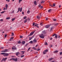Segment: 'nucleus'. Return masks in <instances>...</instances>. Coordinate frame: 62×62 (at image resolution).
<instances>
[{
  "instance_id": "nucleus-1",
  "label": "nucleus",
  "mask_w": 62,
  "mask_h": 62,
  "mask_svg": "<svg viewBox=\"0 0 62 62\" xmlns=\"http://www.w3.org/2000/svg\"><path fill=\"white\" fill-rule=\"evenodd\" d=\"M39 37L41 39H44V35L43 34L40 35Z\"/></svg>"
},
{
  "instance_id": "nucleus-2",
  "label": "nucleus",
  "mask_w": 62,
  "mask_h": 62,
  "mask_svg": "<svg viewBox=\"0 0 62 62\" xmlns=\"http://www.w3.org/2000/svg\"><path fill=\"white\" fill-rule=\"evenodd\" d=\"M19 11H20V12H21L22 11V7H21L20 9V8H18V11L17 12L18 13L19 12Z\"/></svg>"
},
{
  "instance_id": "nucleus-3",
  "label": "nucleus",
  "mask_w": 62,
  "mask_h": 62,
  "mask_svg": "<svg viewBox=\"0 0 62 62\" xmlns=\"http://www.w3.org/2000/svg\"><path fill=\"white\" fill-rule=\"evenodd\" d=\"M35 32V31H33L31 32L30 34L28 36V37L30 36H32L34 34V33Z\"/></svg>"
},
{
  "instance_id": "nucleus-4",
  "label": "nucleus",
  "mask_w": 62,
  "mask_h": 62,
  "mask_svg": "<svg viewBox=\"0 0 62 62\" xmlns=\"http://www.w3.org/2000/svg\"><path fill=\"white\" fill-rule=\"evenodd\" d=\"M8 55H9V54H8L5 53L4 55V56H8Z\"/></svg>"
},
{
  "instance_id": "nucleus-5",
  "label": "nucleus",
  "mask_w": 62,
  "mask_h": 62,
  "mask_svg": "<svg viewBox=\"0 0 62 62\" xmlns=\"http://www.w3.org/2000/svg\"><path fill=\"white\" fill-rule=\"evenodd\" d=\"M33 42L34 43H36L37 42V40H36V39L35 38L33 40Z\"/></svg>"
},
{
  "instance_id": "nucleus-6",
  "label": "nucleus",
  "mask_w": 62,
  "mask_h": 62,
  "mask_svg": "<svg viewBox=\"0 0 62 62\" xmlns=\"http://www.w3.org/2000/svg\"><path fill=\"white\" fill-rule=\"evenodd\" d=\"M50 25H46V26L45 27L46 28H48L50 27Z\"/></svg>"
},
{
  "instance_id": "nucleus-7",
  "label": "nucleus",
  "mask_w": 62,
  "mask_h": 62,
  "mask_svg": "<svg viewBox=\"0 0 62 62\" xmlns=\"http://www.w3.org/2000/svg\"><path fill=\"white\" fill-rule=\"evenodd\" d=\"M8 5L7 4H6L5 5V8H6V10H7V8H8Z\"/></svg>"
},
{
  "instance_id": "nucleus-8",
  "label": "nucleus",
  "mask_w": 62,
  "mask_h": 62,
  "mask_svg": "<svg viewBox=\"0 0 62 62\" xmlns=\"http://www.w3.org/2000/svg\"><path fill=\"white\" fill-rule=\"evenodd\" d=\"M13 60L15 61H17L18 60V59H17V58H16V59L14 58H13Z\"/></svg>"
},
{
  "instance_id": "nucleus-9",
  "label": "nucleus",
  "mask_w": 62,
  "mask_h": 62,
  "mask_svg": "<svg viewBox=\"0 0 62 62\" xmlns=\"http://www.w3.org/2000/svg\"><path fill=\"white\" fill-rule=\"evenodd\" d=\"M20 54L19 52H16V54L17 56H18V55H19V54Z\"/></svg>"
},
{
  "instance_id": "nucleus-10",
  "label": "nucleus",
  "mask_w": 62,
  "mask_h": 62,
  "mask_svg": "<svg viewBox=\"0 0 62 62\" xmlns=\"http://www.w3.org/2000/svg\"><path fill=\"white\" fill-rule=\"evenodd\" d=\"M53 58H51L49 59L48 60L49 61H52V60H53Z\"/></svg>"
},
{
  "instance_id": "nucleus-11",
  "label": "nucleus",
  "mask_w": 62,
  "mask_h": 62,
  "mask_svg": "<svg viewBox=\"0 0 62 62\" xmlns=\"http://www.w3.org/2000/svg\"><path fill=\"white\" fill-rule=\"evenodd\" d=\"M29 40H31V39H32L33 38V37H29Z\"/></svg>"
},
{
  "instance_id": "nucleus-12",
  "label": "nucleus",
  "mask_w": 62,
  "mask_h": 62,
  "mask_svg": "<svg viewBox=\"0 0 62 62\" xmlns=\"http://www.w3.org/2000/svg\"><path fill=\"white\" fill-rule=\"evenodd\" d=\"M46 32H45V31H42V34H46Z\"/></svg>"
},
{
  "instance_id": "nucleus-13",
  "label": "nucleus",
  "mask_w": 62,
  "mask_h": 62,
  "mask_svg": "<svg viewBox=\"0 0 62 62\" xmlns=\"http://www.w3.org/2000/svg\"><path fill=\"white\" fill-rule=\"evenodd\" d=\"M25 43V42L24 41H22V43L23 44H24Z\"/></svg>"
},
{
  "instance_id": "nucleus-14",
  "label": "nucleus",
  "mask_w": 62,
  "mask_h": 62,
  "mask_svg": "<svg viewBox=\"0 0 62 62\" xmlns=\"http://www.w3.org/2000/svg\"><path fill=\"white\" fill-rule=\"evenodd\" d=\"M27 21V19H26L24 21V23H26Z\"/></svg>"
},
{
  "instance_id": "nucleus-15",
  "label": "nucleus",
  "mask_w": 62,
  "mask_h": 62,
  "mask_svg": "<svg viewBox=\"0 0 62 62\" xmlns=\"http://www.w3.org/2000/svg\"><path fill=\"white\" fill-rule=\"evenodd\" d=\"M16 49V47L15 46H13L12 47V49H13V50H15Z\"/></svg>"
},
{
  "instance_id": "nucleus-16",
  "label": "nucleus",
  "mask_w": 62,
  "mask_h": 62,
  "mask_svg": "<svg viewBox=\"0 0 62 62\" xmlns=\"http://www.w3.org/2000/svg\"><path fill=\"white\" fill-rule=\"evenodd\" d=\"M7 57L5 58L4 59L3 58V60L4 61H6V59H7Z\"/></svg>"
},
{
  "instance_id": "nucleus-17",
  "label": "nucleus",
  "mask_w": 62,
  "mask_h": 62,
  "mask_svg": "<svg viewBox=\"0 0 62 62\" xmlns=\"http://www.w3.org/2000/svg\"><path fill=\"white\" fill-rule=\"evenodd\" d=\"M34 4L35 5H37V2L36 1H35L34 2Z\"/></svg>"
},
{
  "instance_id": "nucleus-18",
  "label": "nucleus",
  "mask_w": 62,
  "mask_h": 62,
  "mask_svg": "<svg viewBox=\"0 0 62 62\" xmlns=\"http://www.w3.org/2000/svg\"><path fill=\"white\" fill-rule=\"evenodd\" d=\"M53 27H52L50 28V30L51 31H52V30L53 29Z\"/></svg>"
},
{
  "instance_id": "nucleus-19",
  "label": "nucleus",
  "mask_w": 62,
  "mask_h": 62,
  "mask_svg": "<svg viewBox=\"0 0 62 62\" xmlns=\"http://www.w3.org/2000/svg\"><path fill=\"white\" fill-rule=\"evenodd\" d=\"M37 18L38 19H39L40 18V17L39 16H37Z\"/></svg>"
},
{
  "instance_id": "nucleus-20",
  "label": "nucleus",
  "mask_w": 62,
  "mask_h": 62,
  "mask_svg": "<svg viewBox=\"0 0 62 62\" xmlns=\"http://www.w3.org/2000/svg\"><path fill=\"white\" fill-rule=\"evenodd\" d=\"M5 53H0V54H2V55H3L4 56V55H5Z\"/></svg>"
},
{
  "instance_id": "nucleus-21",
  "label": "nucleus",
  "mask_w": 62,
  "mask_h": 62,
  "mask_svg": "<svg viewBox=\"0 0 62 62\" xmlns=\"http://www.w3.org/2000/svg\"><path fill=\"white\" fill-rule=\"evenodd\" d=\"M52 11V9H49L48 11L49 12H50L51 11Z\"/></svg>"
},
{
  "instance_id": "nucleus-22",
  "label": "nucleus",
  "mask_w": 62,
  "mask_h": 62,
  "mask_svg": "<svg viewBox=\"0 0 62 62\" xmlns=\"http://www.w3.org/2000/svg\"><path fill=\"white\" fill-rule=\"evenodd\" d=\"M15 20V18H12V21H13Z\"/></svg>"
},
{
  "instance_id": "nucleus-23",
  "label": "nucleus",
  "mask_w": 62,
  "mask_h": 62,
  "mask_svg": "<svg viewBox=\"0 0 62 62\" xmlns=\"http://www.w3.org/2000/svg\"><path fill=\"white\" fill-rule=\"evenodd\" d=\"M45 2V1H44L43 0H42V1L41 2V4H42V3H44Z\"/></svg>"
},
{
  "instance_id": "nucleus-24",
  "label": "nucleus",
  "mask_w": 62,
  "mask_h": 62,
  "mask_svg": "<svg viewBox=\"0 0 62 62\" xmlns=\"http://www.w3.org/2000/svg\"><path fill=\"white\" fill-rule=\"evenodd\" d=\"M45 45H48V43H47V42H46L45 43Z\"/></svg>"
},
{
  "instance_id": "nucleus-25",
  "label": "nucleus",
  "mask_w": 62,
  "mask_h": 62,
  "mask_svg": "<svg viewBox=\"0 0 62 62\" xmlns=\"http://www.w3.org/2000/svg\"><path fill=\"white\" fill-rule=\"evenodd\" d=\"M21 53H22V54H24V52L22 51H21Z\"/></svg>"
},
{
  "instance_id": "nucleus-26",
  "label": "nucleus",
  "mask_w": 62,
  "mask_h": 62,
  "mask_svg": "<svg viewBox=\"0 0 62 62\" xmlns=\"http://www.w3.org/2000/svg\"><path fill=\"white\" fill-rule=\"evenodd\" d=\"M57 35L56 34V35L55 36V37L56 39H57Z\"/></svg>"
},
{
  "instance_id": "nucleus-27",
  "label": "nucleus",
  "mask_w": 62,
  "mask_h": 62,
  "mask_svg": "<svg viewBox=\"0 0 62 62\" xmlns=\"http://www.w3.org/2000/svg\"><path fill=\"white\" fill-rule=\"evenodd\" d=\"M26 18H27V17H26V16H25L23 17V19H25Z\"/></svg>"
},
{
  "instance_id": "nucleus-28",
  "label": "nucleus",
  "mask_w": 62,
  "mask_h": 62,
  "mask_svg": "<svg viewBox=\"0 0 62 62\" xmlns=\"http://www.w3.org/2000/svg\"><path fill=\"white\" fill-rule=\"evenodd\" d=\"M44 51H45L46 53V52H48V50L47 49H46V50Z\"/></svg>"
},
{
  "instance_id": "nucleus-29",
  "label": "nucleus",
  "mask_w": 62,
  "mask_h": 62,
  "mask_svg": "<svg viewBox=\"0 0 62 62\" xmlns=\"http://www.w3.org/2000/svg\"><path fill=\"white\" fill-rule=\"evenodd\" d=\"M5 53H6V52H8V50L5 49Z\"/></svg>"
},
{
  "instance_id": "nucleus-30",
  "label": "nucleus",
  "mask_w": 62,
  "mask_h": 62,
  "mask_svg": "<svg viewBox=\"0 0 62 62\" xmlns=\"http://www.w3.org/2000/svg\"><path fill=\"white\" fill-rule=\"evenodd\" d=\"M57 52H58V51L57 50H56L54 52V53H57Z\"/></svg>"
},
{
  "instance_id": "nucleus-31",
  "label": "nucleus",
  "mask_w": 62,
  "mask_h": 62,
  "mask_svg": "<svg viewBox=\"0 0 62 62\" xmlns=\"http://www.w3.org/2000/svg\"><path fill=\"white\" fill-rule=\"evenodd\" d=\"M32 48L35 50H36V48L35 47H33Z\"/></svg>"
},
{
  "instance_id": "nucleus-32",
  "label": "nucleus",
  "mask_w": 62,
  "mask_h": 62,
  "mask_svg": "<svg viewBox=\"0 0 62 62\" xmlns=\"http://www.w3.org/2000/svg\"><path fill=\"white\" fill-rule=\"evenodd\" d=\"M22 0H19V3H20V2H21V1H22Z\"/></svg>"
},
{
  "instance_id": "nucleus-33",
  "label": "nucleus",
  "mask_w": 62,
  "mask_h": 62,
  "mask_svg": "<svg viewBox=\"0 0 62 62\" xmlns=\"http://www.w3.org/2000/svg\"><path fill=\"white\" fill-rule=\"evenodd\" d=\"M43 23V22L42 23ZM42 23H40V25H41L42 26L43 25V24H42Z\"/></svg>"
},
{
  "instance_id": "nucleus-34",
  "label": "nucleus",
  "mask_w": 62,
  "mask_h": 62,
  "mask_svg": "<svg viewBox=\"0 0 62 62\" xmlns=\"http://www.w3.org/2000/svg\"><path fill=\"white\" fill-rule=\"evenodd\" d=\"M7 35L6 34H5V35H4V37L5 38H6V37H7Z\"/></svg>"
},
{
  "instance_id": "nucleus-35",
  "label": "nucleus",
  "mask_w": 62,
  "mask_h": 62,
  "mask_svg": "<svg viewBox=\"0 0 62 62\" xmlns=\"http://www.w3.org/2000/svg\"><path fill=\"white\" fill-rule=\"evenodd\" d=\"M46 52H45V51L44 52H43V54H46Z\"/></svg>"
},
{
  "instance_id": "nucleus-36",
  "label": "nucleus",
  "mask_w": 62,
  "mask_h": 62,
  "mask_svg": "<svg viewBox=\"0 0 62 62\" xmlns=\"http://www.w3.org/2000/svg\"><path fill=\"white\" fill-rule=\"evenodd\" d=\"M58 23H57L54 24V25H55L56 26V25H58Z\"/></svg>"
},
{
  "instance_id": "nucleus-37",
  "label": "nucleus",
  "mask_w": 62,
  "mask_h": 62,
  "mask_svg": "<svg viewBox=\"0 0 62 62\" xmlns=\"http://www.w3.org/2000/svg\"><path fill=\"white\" fill-rule=\"evenodd\" d=\"M29 43H31L32 44L33 43V41H31L29 42Z\"/></svg>"
},
{
  "instance_id": "nucleus-38",
  "label": "nucleus",
  "mask_w": 62,
  "mask_h": 62,
  "mask_svg": "<svg viewBox=\"0 0 62 62\" xmlns=\"http://www.w3.org/2000/svg\"><path fill=\"white\" fill-rule=\"evenodd\" d=\"M20 38L22 39V38H23V36H20Z\"/></svg>"
},
{
  "instance_id": "nucleus-39",
  "label": "nucleus",
  "mask_w": 62,
  "mask_h": 62,
  "mask_svg": "<svg viewBox=\"0 0 62 62\" xmlns=\"http://www.w3.org/2000/svg\"><path fill=\"white\" fill-rule=\"evenodd\" d=\"M29 12H30V11L29 10L27 12V13H29Z\"/></svg>"
},
{
  "instance_id": "nucleus-40",
  "label": "nucleus",
  "mask_w": 62,
  "mask_h": 62,
  "mask_svg": "<svg viewBox=\"0 0 62 62\" xmlns=\"http://www.w3.org/2000/svg\"><path fill=\"white\" fill-rule=\"evenodd\" d=\"M5 12V11L4 12V11H2V12H1L0 13H4Z\"/></svg>"
},
{
  "instance_id": "nucleus-41",
  "label": "nucleus",
  "mask_w": 62,
  "mask_h": 62,
  "mask_svg": "<svg viewBox=\"0 0 62 62\" xmlns=\"http://www.w3.org/2000/svg\"><path fill=\"white\" fill-rule=\"evenodd\" d=\"M35 23H33L32 24L33 26H34L35 25Z\"/></svg>"
},
{
  "instance_id": "nucleus-42",
  "label": "nucleus",
  "mask_w": 62,
  "mask_h": 62,
  "mask_svg": "<svg viewBox=\"0 0 62 62\" xmlns=\"http://www.w3.org/2000/svg\"><path fill=\"white\" fill-rule=\"evenodd\" d=\"M54 21H56V19H54L53 20Z\"/></svg>"
},
{
  "instance_id": "nucleus-43",
  "label": "nucleus",
  "mask_w": 62,
  "mask_h": 62,
  "mask_svg": "<svg viewBox=\"0 0 62 62\" xmlns=\"http://www.w3.org/2000/svg\"><path fill=\"white\" fill-rule=\"evenodd\" d=\"M56 35V34H54L52 35V37H54V36H55Z\"/></svg>"
},
{
  "instance_id": "nucleus-44",
  "label": "nucleus",
  "mask_w": 62,
  "mask_h": 62,
  "mask_svg": "<svg viewBox=\"0 0 62 62\" xmlns=\"http://www.w3.org/2000/svg\"><path fill=\"white\" fill-rule=\"evenodd\" d=\"M3 21V20L2 19H0V22H2Z\"/></svg>"
},
{
  "instance_id": "nucleus-45",
  "label": "nucleus",
  "mask_w": 62,
  "mask_h": 62,
  "mask_svg": "<svg viewBox=\"0 0 62 62\" xmlns=\"http://www.w3.org/2000/svg\"><path fill=\"white\" fill-rule=\"evenodd\" d=\"M30 49H31V48L30 47H29V48L27 50V51L28 52V51H29V50Z\"/></svg>"
},
{
  "instance_id": "nucleus-46",
  "label": "nucleus",
  "mask_w": 62,
  "mask_h": 62,
  "mask_svg": "<svg viewBox=\"0 0 62 62\" xmlns=\"http://www.w3.org/2000/svg\"><path fill=\"white\" fill-rule=\"evenodd\" d=\"M46 21H47V20H48V17L46 18Z\"/></svg>"
},
{
  "instance_id": "nucleus-47",
  "label": "nucleus",
  "mask_w": 62,
  "mask_h": 62,
  "mask_svg": "<svg viewBox=\"0 0 62 62\" xmlns=\"http://www.w3.org/2000/svg\"><path fill=\"white\" fill-rule=\"evenodd\" d=\"M14 35V33L12 32V36H13Z\"/></svg>"
},
{
  "instance_id": "nucleus-48",
  "label": "nucleus",
  "mask_w": 62,
  "mask_h": 62,
  "mask_svg": "<svg viewBox=\"0 0 62 62\" xmlns=\"http://www.w3.org/2000/svg\"><path fill=\"white\" fill-rule=\"evenodd\" d=\"M21 43V42L20 41H19L18 42V43Z\"/></svg>"
},
{
  "instance_id": "nucleus-49",
  "label": "nucleus",
  "mask_w": 62,
  "mask_h": 62,
  "mask_svg": "<svg viewBox=\"0 0 62 62\" xmlns=\"http://www.w3.org/2000/svg\"><path fill=\"white\" fill-rule=\"evenodd\" d=\"M24 55H23L21 56V57H24Z\"/></svg>"
},
{
  "instance_id": "nucleus-50",
  "label": "nucleus",
  "mask_w": 62,
  "mask_h": 62,
  "mask_svg": "<svg viewBox=\"0 0 62 62\" xmlns=\"http://www.w3.org/2000/svg\"><path fill=\"white\" fill-rule=\"evenodd\" d=\"M43 8V6H41L40 7V9H42V8Z\"/></svg>"
},
{
  "instance_id": "nucleus-51",
  "label": "nucleus",
  "mask_w": 62,
  "mask_h": 62,
  "mask_svg": "<svg viewBox=\"0 0 62 62\" xmlns=\"http://www.w3.org/2000/svg\"><path fill=\"white\" fill-rule=\"evenodd\" d=\"M57 37L58 38H60V36L59 35H58L57 36Z\"/></svg>"
},
{
  "instance_id": "nucleus-52",
  "label": "nucleus",
  "mask_w": 62,
  "mask_h": 62,
  "mask_svg": "<svg viewBox=\"0 0 62 62\" xmlns=\"http://www.w3.org/2000/svg\"><path fill=\"white\" fill-rule=\"evenodd\" d=\"M13 39V37H11L10 38L11 39Z\"/></svg>"
},
{
  "instance_id": "nucleus-53",
  "label": "nucleus",
  "mask_w": 62,
  "mask_h": 62,
  "mask_svg": "<svg viewBox=\"0 0 62 62\" xmlns=\"http://www.w3.org/2000/svg\"><path fill=\"white\" fill-rule=\"evenodd\" d=\"M13 60V58H12L11 59H10V60Z\"/></svg>"
},
{
  "instance_id": "nucleus-54",
  "label": "nucleus",
  "mask_w": 62,
  "mask_h": 62,
  "mask_svg": "<svg viewBox=\"0 0 62 62\" xmlns=\"http://www.w3.org/2000/svg\"><path fill=\"white\" fill-rule=\"evenodd\" d=\"M9 17H7L6 18V20H8V19H9Z\"/></svg>"
},
{
  "instance_id": "nucleus-55",
  "label": "nucleus",
  "mask_w": 62,
  "mask_h": 62,
  "mask_svg": "<svg viewBox=\"0 0 62 62\" xmlns=\"http://www.w3.org/2000/svg\"><path fill=\"white\" fill-rule=\"evenodd\" d=\"M62 54V52H60V55H61V54Z\"/></svg>"
},
{
  "instance_id": "nucleus-56",
  "label": "nucleus",
  "mask_w": 62,
  "mask_h": 62,
  "mask_svg": "<svg viewBox=\"0 0 62 62\" xmlns=\"http://www.w3.org/2000/svg\"><path fill=\"white\" fill-rule=\"evenodd\" d=\"M55 5L54 4H53V7H55Z\"/></svg>"
},
{
  "instance_id": "nucleus-57",
  "label": "nucleus",
  "mask_w": 62,
  "mask_h": 62,
  "mask_svg": "<svg viewBox=\"0 0 62 62\" xmlns=\"http://www.w3.org/2000/svg\"><path fill=\"white\" fill-rule=\"evenodd\" d=\"M38 6H39V8H40V7H41V5H39Z\"/></svg>"
},
{
  "instance_id": "nucleus-58",
  "label": "nucleus",
  "mask_w": 62,
  "mask_h": 62,
  "mask_svg": "<svg viewBox=\"0 0 62 62\" xmlns=\"http://www.w3.org/2000/svg\"><path fill=\"white\" fill-rule=\"evenodd\" d=\"M1 52H5V50H3V51H1Z\"/></svg>"
},
{
  "instance_id": "nucleus-59",
  "label": "nucleus",
  "mask_w": 62,
  "mask_h": 62,
  "mask_svg": "<svg viewBox=\"0 0 62 62\" xmlns=\"http://www.w3.org/2000/svg\"><path fill=\"white\" fill-rule=\"evenodd\" d=\"M6 1H7V2H9V0H6Z\"/></svg>"
},
{
  "instance_id": "nucleus-60",
  "label": "nucleus",
  "mask_w": 62,
  "mask_h": 62,
  "mask_svg": "<svg viewBox=\"0 0 62 62\" xmlns=\"http://www.w3.org/2000/svg\"><path fill=\"white\" fill-rule=\"evenodd\" d=\"M40 50V49H39V48L37 50V51H39Z\"/></svg>"
},
{
  "instance_id": "nucleus-61",
  "label": "nucleus",
  "mask_w": 62,
  "mask_h": 62,
  "mask_svg": "<svg viewBox=\"0 0 62 62\" xmlns=\"http://www.w3.org/2000/svg\"><path fill=\"white\" fill-rule=\"evenodd\" d=\"M28 21H30V19L29 18H28Z\"/></svg>"
},
{
  "instance_id": "nucleus-62",
  "label": "nucleus",
  "mask_w": 62,
  "mask_h": 62,
  "mask_svg": "<svg viewBox=\"0 0 62 62\" xmlns=\"http://www.w3.org/2000/svg\"><path fill=\"white\" fill-rule=\"evenodd\" d=\"M61 6L60 5H59V8H61Z\"/></svg>"
},
{
  "instance_id": "nucleus-63",
  "label": "nucleus",
  "mask_w": 62,
  "mask_h": 62,
  "mask_svg": "<svg viewBox=\"0 0 62 62\" xmlns=\"http://www.w3.org/2000/svg\"><path fill=\"white\" fill-rule=\"evenodd\" d=\"M6 9L5 8H4L3 9L4 10H6Z\"/></svg>"
},
{
  "instance_id": "nucleus-64",
  "label": "nucleus",
  "mask_w": 62,
  "mask_h": 62,
  "mask_svg": "<svg viewBox=\"0 0 62 62\" xmlns=\"http://www.w3.org/2000/svg\"><path fill=\"white\" fill-rule=\"evenodd\" d=\"M50 40H52V38H51L50 39Z\"/></svg>"
}]
</instances>
